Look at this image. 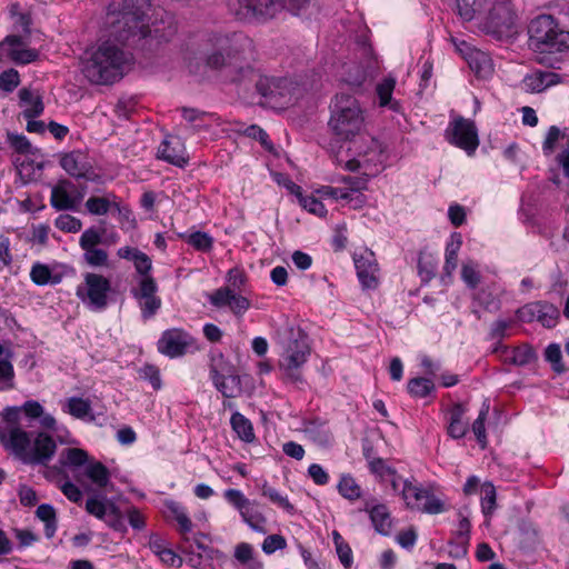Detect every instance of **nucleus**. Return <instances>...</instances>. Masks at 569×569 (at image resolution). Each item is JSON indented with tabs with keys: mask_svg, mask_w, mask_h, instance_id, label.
Listing matches in <instances>:
<instances>
[{
	"mask_svg": "<svg viewBox=\"0 0 569 569\" xmlns=\"http://www.w3.org/2000/svg\"><path fill=\"white\" fill-rule=\"evenodd\" d=\"M150 0H111L106 16L108 36L121 43L139 41L151 33Z\"/></svg>",
	"mask_w": 569,
	"mask_h": 569,
	"instance_id": "1",
	"label": "nucleus"
},
{
	"mask_svg": "<svg viewBox=\"0 0 569 569\" xmlns=\"http://www.w3.org/2000/svg\"><path fill=\"white\" fill-rule=\"evenodd\" d=\"M201 46L200 57H189L184 54V60H189V68H209L221 69L236 67L240 54L251 47V41L242 33H232L223 36L211 33Z\"/></svg>",
	"mask_w": 569,
	"mask_h": 569,
	"instance_id": "2",
	"label": "nucleus"
},
{
	"mask_svg": "<svg viewBox=\"0 0 569 569\" xmlns=\"http://www.w3.org/2000/svg\"><path fill=\"white\" fill-rule=\"evenodd\" d=\"M528 34L529 47L538 54L537 59L540 63L555 68L553 58L547 54L569 50V31L560 28L552 16L541 14L532 19L528 27Z\"/></svg>",
	"mask_w": 569,
	"mask_h": 569,
	"instance_id": "3",
	"label": "nucleus"
},
{
	"mask_svg": "<svg viewBox=\"0 0 569 569\" xmlns=\"http://www.w3.org/2000/svg\"><path fill=\"white\" fill-rule=\"evenodd\" d=\"M279 343L282 349L279 368L284 379L291 383H302L301 368L311 351L308 336L300 328L287 326L279 331Z\"/></svg>",
	"mask_w": 569,
	"mask_h": 569,
	"instance_id": "4",
	"label": "nucleus"
},
{
	"mask_svg": "<svg viewBox=\"0 0 569 569\" xmlns=\"http://www.w3.org/2000/svg\"><path fill=\"white\" fill-rule=\"evenodd\" d=\"M301 73H284L281 76L262 74L256 82L258 93L264 103L271 107H283L298 99L307 90Z\"/></svg>",
	"mask_w": 569,
	"mask_h": 569,
	"instance_id": "5",
	"label": "nucleus"
},
{
	"mask_svg": "<svg viewBox=\"0 0 569 569\" xmlns=\"http://www.w3.org/2000/svg\"><path fill=\"white\" fill-rule=\"evenodd\" d=\"M329 127L333 133L350 140L365 128V114L358 100L349 94H337L331 109Z\"/></svg>",
	"mask_w": 569,
	"mask_h": 569,
	"instance_id": "6",
	"label": "nucleus"
},
{
	"mask_svg": "<svg viewBox=\"0 0 569 569\" xmlns=\"http://www.w3.org/2000/svg\"><path fill=\"white\" fill-rule=\"evenodd\" d=\"M81 62L83 71H119L131 68L133 56L108 40L97 48L86 50Z\"/></svg>",
	"mask_w": 569,
	"mask_h": 569,
	"instance_id": "7",
	"label": "nucleus"
},
{
	"mask_svg": "<svg viewBox=\"0 0 569 569\" xmlns=\"http://www.w3.org/2000/svg\"><path fill=\"white\" fill-rule=\"evenodd\" d=\"M516 12L510 0H488L480 26L487 33L508 34L515 27Z\"/></svg>",
	"mask_w": 569,
	"mask_h": 569,
	"instance_id": "8",
	"label": "nucleus"
},
{
	"mask_svg": "<svg viewBox=\"0 0 569 569\" xmlns=\"http://www.w3.org/2000/svg\"><path fill=\"white\" fill-rule=\"evenodd\" d=\"M111 282L102 274L88 272L83 282L77 287L76 296L92 311H102L109 305Z\"/></svg>",
	"mask_w": 569,
	"mask_h": 569,
	"instance_id": "9",
	"label": "nucleus"
},
{
	"mask_svg": "<svg viewBox=\"0 0 569 569\" xmlns=\"http://www.w3.org/2000/svg\"><path fill=\"white\" fill-rule=\"evenodd\" d=\"M356 152L357 157L348 160L346 168L350 171L363 169L367 176L379 172L387 160L383 144L372 137L366 138L362 144L357 147Z\"/></svg>",
	"mask_w": 569,
	"mask_h": 569,
	"instance_id": "10",
	"label": "nucleus"
},
{
	"mask_svg": "<svg viewBox=\"0 0 569 569\" xmlns=\"http://www.w3.org/2000/svg\"><path fill=\"white\" fill-rule=\"evenodd\" d=\"M228 7L239 20H267L284 9V0H228Z\"/></svg>",
	"mask_w": 569,
	"mask_h": 569,
	"instance_id": "11",
	"label": "nucleus"
},
{
	"mask_svg": "<svg viewBox=\"0 0 569 569\" xmlns=\"http://www.w3.org/2000/svg\"><path fill=\"white\" fill-rule=\"evenodd\" d=\"M401 498L406 507L415 511L438 515L446 510L445 503L431 490L423 488L416 481L406 480L402 482Z\"/></svg>",
	"mask_w": 569,
	"mask_h": 569,
	"instance_id": "12",
	"label": "nucleus"
},
{
	"mask_svg": "<svg viewBox=\"0 0 569 569\" xmlns=\"http://www.w3.org/2000/svg\"><path fill=\"white\" fill-rule=\"evenodd\" d=\"M223 497L239 511L243 522H246L252 530L262 533L267 531V518L257 509V501L249 500L238 489L224 490Z\"/></svg>",
	"mask_w": 569,
	"mask_h": 569,
	"instance_id": "13",
	"label": "nucleus"
},
{
	"mask_svg": "<svg viewBox=\"0 0 569 569\" xmlns=\"http://www.w3.org/2000/svg\"><path fill=\"white\" fill-rule=\"evenodd\" d=\"M39 51L28 46L20 34H8L0 41V63L23 66L38 60Z\"/></svg>",
	"mask_w": 569,
	"mask_h": 569,
	"instance_id": "14",
	"label": "nucleus"
},
{
	"mask_svg": "<svg viewBox=\"0 0 569 569\" xmlns=\"http://www.w3.org/2000/svg\"><path fill=\"white\" fill-rule=\"evenodd\" d=\"M191 349H197L196 339L181 328L164 330L157 342V350L170 359L183 357Z\"/></svg>",
	"mask_w": 569,
	"mask_h": 569,
	"instance_id": "15",
	"label": "nucleus"
},
{
	"mask_svg": "<svg viewBox=\"0 0 569 569\" xmlns=\"http://www.w3.org/2000/svg\"><path fill=\"white\" fill-rule=\"evenodd\" d=\"M446 136L451 144L466 150L469 154L475 152L479 144L475 123L462 117H457L449 123Z\"/></svg>",
	"mask_w": 569,
	"mask_h": 569,
	"instance_id": "16",
	"label": "nucleus"
},
{
	"mask_svg": "<svg viewBox=\"0 0 569 569\" xmlns=\"http://www.w3.org/2000/svg\"><path fill=\"white\" fill-rule=\"evenodd\" d=\"M158 286L152 277H143L138 286L132 288V296L137 299L143 319L153 317L161 307V299L156 295Z\"/></svg>",
	"mask_w": 569,
	"mask_h": 569,
	"instance_id": "17",
	"label": "nucleus"
},
{
	"mask_svg": "<svg viewBox=\"0 0 569 569\" xmlns=\"http://www.w3.org/2000/svg\"><path fill=\"white\" fill-rule=\"evenodd\" d=\"M519 320L523 322L539 321L543 327L552 328L558 323L559 309L546 301H535L525 305L517 311Z\"/></svg>",
	"mask_w": 569,
	"mask_h": 569,
	"instance_id": "18",
	"label": "nucleus"
},
{
	"mask_svg": "<svg viewBox=\"0 0 569 569\" xmlns=\"http://www.w3.org/2000/svg\"><path fill=\"white\" fill-rule=\"evenodd\" d=\"M353 262L357 270V277L362 289L375 290L379 286L380 269L375 253L371 250H363L355 253Z\"/></svg>",
	"mask_w": 569,
	"mask_h": 569,
	"instance_id": "19",
	"label": "nucleus"
},
{
	"mask_svg": "<svg viewBox=\"0 0 569 569\" xmlns=\"http://www.w3.org/2000/svg\"><path fill=\"white\" fill-rule=\"evenodd\" d=\"M0 440L7 449L27 463L32 445L27 431L19 426L3 427L0 429Z\"/></svg>",
	"mask_w": 569,
	"mask_h": 569,
	"instance_id": "20",
	"label": "nucleus"
},
{
	"mask_svg": "<svg viewBox=\"0 0 569 569\" xmlns=\"http://www.w3.org/2000/svg\"><path fill=\"white\" fill-rule=\"evenodd\" d=\"M452 43L456 51L467 62L471 71H489L496 67L488 52L457 38H452Z\"/></svg>",
	"mask_w": 569,
	"mask_h": 569,
	"instance_id": "21",
	"label": "nucleus"
},
{
	"mask_svg": "<svg viewBox=\"0 0 569 569\" xmlns=\"http://www.w3.org/2000/svg\"><path fill=\"white\" fill-rule=\"evenodd\" d=\"M83 196L77 192L74 184L69 180H60L51 189L50 203L60 211L74 210L82 201Z\"/></svg>",
	"mask_w": 569,
	"mask_h": 569,
	"instance_id": "22",
	"label": "nucleus"
},
{
	"mask_svg": "<svg viewBox=\"0 0 569 569\" xmlns=\"http://www.w3.org/2000/svg\"><path fill=\"white\" fill-rule=\"evenodd\" d=\"M209 301L216 308L228 307L237 317H241L250 307V301L236 293L230 287H221L209 296Z\"/></svg>",
	"mask_w": 569,
	"mask_h": 569,
	"instance_id": "23",
	"label": "nucleus"
},
{
	"mask_svg": "<svg viewBox=\"0 0 569 569\" xmlns=\"http://www.w3.org/2000/svg\"><path fill=\"white\" fill-rule=\"evenodd\" d=\"M56 449L57 447L52 436L46 432H39L31 445L27 463L46 465L53 457Z\"/></svg>",
	"mask_w": 569,
	"mask_h": 569,
	"instance_id": "24",
	"label": "nucleus"
},
{
	"mask_svg": "<svg viewBox=\"0 0 569 569\" xmlns=\"http://www.w3.org/2000/svg\"><path fill=\"white\" fill-rule=\"evenodd\" d=\"M158 158L177 167H183L189 160L181 139L174 136H170L161 142L158 148Z\"/></svg>",
	"mask_w": 569,
	"mask_h": 569,
	"instance_id": "25",
	"label": "nucleus"
},
{
	"mask_svg": "<svg viewBox=\"0 0 569 569\" xmlns=\"http://www.w3.org/2000/svg\"><path fill=\"white\" fill-rule=\"evenodd\" d=\"M468 409L462 403H455L448 411L447 433L452 439H462L468 430L469 422L465 419Z\"/></svg>",
	"mask_w": 569,
	"mask_h": 569,
	"instance_id": "26",
	"label": "nucleus"
},
{
	"mask_svg": "<svg viewBox=\"0 0 569 569\" xmlns=\"http://www.w3.org/2000/svg\"><path fill=\"white\" fill-rule=\"evenodd\" d=\"M561 82L559 73H527L521 82L526 92L538 93Z\"/></svg>",
	"mask_w": 569,
	"mask_h": 569,
	"instance_id": "27",
	"label": "nucleus"
},
{
	"mask_svg": "<svg viewBox=\"0 0 569 569\" xmlns=\"http://www.w3.org/2000/svg\"><path fill=\"white\" fill-rule=\"evenodd\" d=\"M396 80L391 77L383 78L376 86V94L378 103L381 108H388L393 112H401L402 108L398 100L392 98L395 91Z\"/></svg>",
	"mask_w": 569,
	"mask_h": 569,
	"instance_id": "28",
	"label": "nucleus"
},
{
	"mask_svg": "<svg viewBox=\"0 0 569 569\" xmlns=\"http://www.w3.org/2000/svg\"><path fill=\"white\" fill-rule=\"evenodd\" d=\"M62 410L79 420L90 422L94 420L91 401L89 399L70 397L62 405Z\"/></svg>",
	"mask_w": 569,
	"mask_h": 569,
	"instance_id": "29",
	"label": "nucleus"
},
{
	"mask_svg": "<svg viewBox=\"0 0 569 569\" xmlns=\"http://www.w3.org/2000/svg\"><path fill=\"white\" fill-rule=\"evenodd\" d=\"M20 104L23 107V118L32 119L43 112V102L40 94L30 88H22L19 91Z\"/></svg>",
	"mask_w": 569,
	"mask_h": 569,
	"instance_id": "30",
	"label": "nucleus"
},
{
	"mask_svg": "<svg viewBox=\"0 0 569 569\" xmlns=\"http://www.w3.org/2000/svg\"><path fill=\"white\" fill-rule=\"evenodd\" d=\"M118 196L114 192H106L102 196H91L87 199L84 206L89 213L93 216H104L113 213V207H117Z\"/></svg>",
	"mask_w": 569,
	"mask_h": 569,
	"instance_id": "31",
	"label": "nucleus"
},
{
	"mask_svg": "<svg viewBox=\"0 0 569 569\" xmlns=\"http://www.w3.org/2000/svg\"><path fill=\"white\" fill-rule=\"evenodd\" d=\"M462 246V237L460 233L455 232L450 237V241L447 243L445 252V264L443 272L447 277H451L458 264V253Z\"/></svg>",
	"mask_w": 569,
	"mask_h": 569,
	"instance_id": "32",
	"label": "nucleus"
},
{
	"mask_svg": "<svg viewBox=\"0 0 569 569\" xmlns=\"http://www.w3.org/2000/svg\"><path fill=\"white\" fill-rule=\"evenodd\" d=\"M60 164L64 171L72 177L81 178L86 176L87 167L83 161V156L79 151H72L62 156Z\"/></svg>",
	"mask_w": 569,
	"mask_h": 569,
	"instance_id": "33",
	"label": "nucleus"
},
{
	"mask_svg": "<svg viewBox=\"0 0 569 569\" xmlns=\"http://www.w3.org/2000/svg\"><path fill=\"white\" fill-rule=\"evenodd\" d=\"M211 379L214 387L227 398L233 397V392L239 388L240 380L237 376L229 375L224 376L220 373L216 368H211Z\"/></svg>",
	"mask_w": 569,
	"mask_h": 569,
	"instance_id": "34",
	"label": "nucleus"
},
{
	"mask_svg": "<svg viewBox=\"0 0 569 569\" xmlns=\"http://www.w3.org/2000/svg\"><path fill=\"white\" fill-rule=\"evenodd\" d=\"M371 522L377 532L389 535L391 529V516L385 505H377L369 510Z\"/></svg>",
	"mask_w": 569,
	"mask_h": 569,
	"instance_id": "35",
	"label": "nucleus"
},
{
	"mask_svg": "<svg viewBox=\"0 0 569 569\" xmlns=\"http://www.w3.org/2000/svg\"><path fill=\"white\" fill-rule=\"evenodd\" d=\"M487 2L488 0H457L458 13L465 21L475 18L480 21Z\"/></svg>",
	"mask_w": 569,
	"mask_h": 569,
	"instance_id": "36",
	"label": "nucleus"
},
{
	"mask_svg": "<svg viewBox=\"0 0 569 569\" xmlns=\"http://www.w3.org/2000/svg\"><path fill=\"white\" fill-rule=\"evenodd\" d=\"M230 423L232 430L242 441L250 443L256 439L251 421L240 412L232 413Z\"/></svg>",
	"mask_w": 569,
	"mask_h": 569,
	"instance_id": "37",
	"label": "nucleus"
},
{
	"mask_svg": "<svg viewBox=\"0 0 569 569\" xmlns=\"http://www.w3.org/2000/svg\"><path fill=\"white\" fill-rule=\"evenodd\" d=\"M88 453L83 449L69 448L61 451L59 462L63 467L77 468L88 463Z\"/></svg>",
	"mask_w": 569,
	"mask_h": 569,
	"instance_id": "38",
	"label": "nucleus"
},
{
	"mask_svg": "<svg viewBox=\"0 0 569 569\" xmlns=\"http://www.w3.org/2000/svg\"><path fill=\"white\" fill-rule=\"evenodd\" d=\"M30 278L37 286L58 284L61 281L60 276L52 274L50 268L42 263H34L32 266Z\"/></svg>",
	"mask_w": 569,
	"mask_h": 569,
	"instance_id": "39",
	"label": "nucleus"
},
{
	"mask_svg": "<svg viewBox=\"0 0 569 569\" xmlns=\"http://www.w3.org/2000/svg\"><path fill=\"white\" fill-rule=\"evenodd\" d=\"M37 517L44 522L47 538H52L57 530L56 510L51 505L43 503L37 508Z\"/></svg>",
	"mask_w": 569,
	"mask_h": 569,
	"instance_id": "40",
	"label": "nucleus"
},
{
	"mask_svg": "<svg viewBox=\"0 0 569 569\" xmlns=\"http://www.w3.org/2000/svg\"><path fill=\"white\" fill-rule=\"evenodd\" d=\"M489 409L490 405L488 400H485L479 411L478 418L472 423V432L475 433L476 439L482 449H485L488 443L485 422L489 415Z\"/></svg>",
	"mask_w": 569,
	"mask_h": 569,
	"instance_id": "41",
	"label": "nucleus"
},
{
	"mask_svg": "<svg viewBox=\"0 0 569 569\" xmlns=\"http://www.w3.org/2000/svg\"><path fill=\"white\" fill-rule=\"evenodd\" d=\"M87 477L98 487L103 488L109 482V470L101 462H90L84 468Z\"/></svg>",
	"mask_w": 569,
	"mask_h": 569,
	"instance_id": "42",
	"label": "nucleus"
},
{
	"mask_svg": "<svg viewBox=\"0 0 569 569\" xmlns=\"http://www.w3.org/2000/svg\"><path fill=\"white\" fill-rule=\"evenodd\" d=\"M168 511L173 516L180 527L182 533H188L192 530V522L188 517L186 508L176 501H168L166 503Z\"/></svg>",
	"mask_w": 569,
	"mask_h": 569,
	"instance_id": "43",
	"label": "nucleus"
},
{
	"mask_svg": "<svg viewBox=\"0 0 569 569\" xmlns=\"http://www.w3.org/2000/svg\"><path fill=\"white\" fill-rule=\"evenodd\" d=\"M481 509L485 516H491L496 510L497 491L491 482H485L480 488Z\"/></svg>",
	"mask_w": 569,
	"mask_h": 569,
	"instance_id": "44",
	"label": "nucleus"
},
{
	"mask_svg": "<svg viewBox=\"0 0 569 569\" xmlns=\"http://www.w3.org/2000/svg\"><path fill=\"white\" fill-rule=\"evenodd\" d=\"M408 392L416 398H423L435 390V383L429 378H412L408 381Z\"/></svg>",
	"mask_w": 569,
	"mask_h": 569,
	"instance_id": "45",
	"label": "nucleus"
},
{
	"mask_svg": "<svg viewBox=\"0 0 569 569\" xmlns=\"http://www.w3.org/2000/svg\"><path fill=\"white\" fill-rule=\"evenodd\" d=\"M261 495L268 498L271 502L288 511L289 513L295 512L293 505L289 501L287 496L281 495L277 489L264 482L261 486Z\"/></svg>",
	"mask_w": 569,
	"mask_h": 569,
	"instance_id": "46",
	"label": "nucleus"
},
{
	"mask_svg": "<svg viewBox=\"0 0 569 569\" xmlns=\"http://www.w3.org/2000/svg\"><path fill=\"white\" fill-rule=\"evenodd\" d=\"M339 493L348 500H357L361 497V488L350 475H343L338 483Z\"/></svg>",
	"mask_w": 569,
	"mask_h": 569,
	"instance_id": "47",
	"label": "nucleus"
},
{
	"mask_svg": "<svg viewBox=\"0 0 569 569\" xmlns=\"http://www.w3.org/2000/svg\"><path fill=\"white\" fill-rule=\"evenodd\" d=\"M284 9L296 16H309L319 7L316 0H284Z\"/></svg>",
	"mask_w": 569,
	"mask_h": 569,
	"instance_id": "48",
	"label": "nucleus"
},
{
	"mask_svg": "<svg viewBox=\"0 0 569 569\" xmlns=\"http://www.w3.org/2000/svg\"><path fill=\"white\" fill-rule=\"evenodd\" d=\"M461 278L469 288H476L480 283L479 264L473 260H467L462 263Z\"/></svg>",
	"mask_w": 569,
	"mask_h": 569,
	"instance_id": "49",
	"label": "nucleus"
},
{
	"mask_svg": "<svg viewBox=\"0 0 569 569\" xmlns=\"http://www.w3.org/2000/svg\"><path fill=\"white\" fill-rule=\"evenodd\" d=\"M54 224L63 232H78L82 228L81 220L68 213L60 214L56 219Z\"/></svg>",
	"mask_w": 569,
	"mask_h": 569,
	"instance_id": "50",
	"label": "nucleus"
},
{
	"mask_svg": "<svg viewBox=\"0 0 569 569\" xmlns=\"http://www.w3.org/2000/svg\"><path fill=\"white\" fill-rule=\"evenodd\" d=\"M84 261L91 267H106L108 264V252L100 248H91L83 252Z\"/></svg>",
	"mask_w": 569,
	"mask_h": 569,
	"instance_id": "51",
	"label": "nucleus"
},
{
	"mask_svg": "<svg viewBox=\"0 0 569 569\" xmlns=\"http://www.w3.org/2000/svg\"><path fill=\"white\" fill-rule=\"evenodd\" d=\"M123 73H87L88 81L96 87H110L122 79Z\"/></svg>",
	"mask_w": 569,
	"mask_h": 569,
	"instance_id": "52",
	"label": "nucleus"
},
{
	"mask_svg": "<svg viewBox=\"0 0 569 569\" xmlns=\"http://www.w3.org/2000/svg\"><path fill=\"white\" fill-rule=\"evenodd\" d=\"M188 243L200 251H209L213 246V239L206 232L196 231L188 237Z\"/></svg>",
	"mask_w": 569,
	"mask_h": 569,
	"instance_id": "53",
	"label": "nucleus"
},
{
	"mask_svg": "<svg viewBox=\"0 0 569 569\" xmlns=\"http://www.w3.org/2000/svg\"><path fill=\"white\" fill-rule=\"evenodd\" d=\"M545 358L548 362L551 363L552 369L556 372H563L565 366L562 365L561 358V349L557 343L549 345L545 350Z\"/></svg>",
	"mask_w": 569,
	"mask_h": 569,
	"instance_id": "54",
	"label": "nucleus"
},
{
	"mask_svg": "<svg viewBox=\"0 0 569 569\" xmlns=\"http://www.w3.org/2000/svg\"><path fill=\"white\" fill-rule=\"evenodd\" d=\"M13 366L10 360H0V390L11 389L13 387Z\"/></svg>",
	"mask_w": 569,
	"mask_h": 569,
	"instance_id": "55",
	"label": "nucleus"
},
{
	"mask_svg": "<svg viewBox=\"0 0 569 569\" xmlns=\"http://www.w3.org/2000/svg\"><path fill=\"white\" fill-rule=\"evenodd\" d=\"M299 203L303 209L315 216L325 217L327 213L325 204L313 196H303Z\"/></svg>",
	"mask_w": 569,
	"mask_h": 569,
	"instance_id": "56",
	"label": "nucleus"
},
{
	"mask_svg": "<svg viewBox=\"0 0 569 569\" xmlns=\"http://www.w3.org/2000/svg\"><path fill=\"white\" fill-rule=\"evenodd\" d=\"M101 242V233L93 227L83 231L79 239V246L84 251L96 248Z\"/></svg>",
	"mask_w": 569,
	"mask_h": 569,
	"instance_id": "57",
	"label": "nucleus"
},
{
	"mask_svg": "<svg viewBox=\"0 0 569 569\" xmlns=\"http://www.w3.org/2000/svg\"><path fill=\"white\" fill-rule=\"evenodd\" d=\"M139 376L143 380H148L153 389L158 390L161 388L160 371L157 367L152 365H144L140 368Z\"/></svg>",
	"mask_w": 569,
	"mask_h": 569,
	"instance_id": "58",
	"label": "nucleus"
},
{
	"mask_svg": "<svg viewBox=\"0 0 569 569\" xmlns=\"http://www.w3.org/2000/svg\"><path fill=\"white\" fill-rule=\"evenodd\" d=\"M109 508L102 500L98 498H89L86 502V510L97 517L98 519L106 518L107 513L109 512Z\"/></svg>",
	"mask_w": 569,
	"mask_h": 569,
	"instance_id": "59",
	"label": "nucleus"
},
{
	"mask_svg": "<svg viewBox=\"0 0 569 569\" xmlns=\"http://www.w3.org/2000/svg\"><path fill=\"white\" fill-rule=\"evenodd\" d=\"M287 546L286 539L280 535L268 536L262 543V550L267 555H271L277 550H282Z\"/></svg>",
	"mask_w": 569,
	"mask_h": 569,
	"instance_id": "60",
	"label": "nucleus"
},
{
	"mask_svg": "<svg viewBox=\"0 0 569 569\" xmlns=\"http://www.w3.org/2000/svg\"><path fill=\"white\" fill-rule=\"evenodd\" d=\"M246 133L248 137L257 139L266 150L272 151L273 144L269 140L268 133L259 126L252 124L247 128Z\"/></svg>",
	"mask_w": 569,
	"mask_h": 569,
	"instance_id": "61",
	"label": "nucleus"
},
{
	"mask_svg": "<svg viewBox=\"0 0 569 569\" xmlns=\"http://www.w3.org/2000/svg\"><path fill=\"white\" fill-rule=\"evenodd\" d=\"M104 521L110 528L117 531H126V525L122 516L113 505H110L109 512L107 513Z\"/></svg>",
	"mask_w": 569,
	"mask_h": 569,
	"instance_id": "62",
	"label": "nucleus"
},
{
	"mask_svg": "<svg viewBox=\"0 0 569 569\" xmlns=\"http://www.w3.org/2000/svg\"><path fill=\"white\" fill-rule=\"evenodd\" d=\"M561 137H563V133L561 132V130L558 127H556V126L550 127L549 131L546 136V139L542 143L543 152L546 154H551L555 150L557 141Z\"/></svg>",
	"mask_w": 569,
	"mask_h": 569,
	"instance_id": "63",
	"label": "nucleus"
},
{
	"mask_svg": "<svg viewBox=\"0 0 569 569\" xmlns=\"http://www.w3.org/2000/svg\"><path fill=\"white\" fill-rule=\"evenodd\" d=\"M308 475L313 480V482L318 486L327 485L329 481V475L327 471L318 463H312L308 468Z\"/></svg>",
	"mask_w": 569,
	"mask_h": 569,
	"instance_id": "64",
	"label": "nucleus"
}]
</instances>
